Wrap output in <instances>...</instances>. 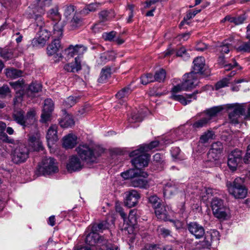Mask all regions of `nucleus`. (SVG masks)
<instances>
[{"label": "nucleus", "mask_w": 250, "mask_h": 250, "mask_svg": "<svg viewBox=\"0 0 250 250\" xmlns=\"http://www.w3.org/2000/svg\"><path fill=\"white\" fill-rule=\"evenodd\" d=\"M82 68L81 59L79 56L75 58V62L65 64L64 69L67 72H77Z\"/></svg>", "instance_id": "obj_24"}, {"label": "nucleus", "mask_w": 250, "mask_h": 250, "mask_svg": "<svg viewBox=\"0 0 250 250\" xmlns=\"http://www.w3.org/2000/svg\"><path fill=\"white\" fill-rule=\"evenodd\" d=\"M201 9L194 10L193 11L189 10L187 12L186 16L184 17L183 21L180 23V25H183L185 23L189 24L188 21L194 18L196 14L201 12Z\"/></svg>", "instance_id": "obj_42"}, {"label": "nucleus", "mask_w": 250, "mask_h": 250, "mask_svg": "<svg viewBox=\"0 0 250 250\" xmlns=\"http://www.w3.org/2000/svg\"><path fill=\"white\" fill-rule=\"evenodd\" d=\"M154 80L153 75L152 73H146L141 77V83L144 85L154 82Z\"/></svg>", "instance_id": "obj_49"}, {"label": "nucleus", "mask_w": 250, "mask_h": 250, "mask_svg": "<svg viewBox=\"0 0 250 250\" xmlns=\"http://www.w3.org/2000/svg\"><path fill=\"white\" fill-rule=\"evenodd\" d=\"M219 233L217 230L207 232L205 234L204 240L201 242V245L204 248H209L212 244H217L219 240Z\"/></svg>", "instance_id": "obj_16"}, {"label": "nucleus", "mask_w": 250, "mask_h": 250, "mask_svg": "<svg viewBox=\"0 0 250 250\" xmlns=\"http://www.w3.org/2000/svg\"><path fill=\"white\" fill-rule=\"evenodd\" d=\"M60 41L59 39H54L52 42L47 47V53L48 55H55L61 48Z\"/></svg>", "instance_id": "obj_28"}, {"label": "nucleus", "mask_w": 250, "mask_h": 250, "mask_svg": "<svg viewBox=\"0 0 250 250\" xmlns=\"http://www.w3.org/2000/svg\"><path fill=\"white\" fill-rule=\"evenodd\" d=\"M214 136V133L213 131L210 130H208L207 132H205L200 138V142L201 143H207L210 139H213Z\"/></svg>", "instance_id": "obj_46"}, {"label": "nucleus", "mask_w": 250, "mask_h": 250, "mask_svg": "<svg viewBox=\"0 0 250 250\" xmlns=\"http://www.w3.org/2000/svg\"><path fill=\"white\" fill-rule=\"evenodd\" d=\"M208 117H205L203 116L201 119L195 121L192 125V128L194 129H198L206 126L208 123Z\"/></svg>", "instance_id": "obj_38"}, {"label": "nucleus", "mask_w": 250, "mask_h": 250, "mask_svg": "<svg viewBox=\"0 0 250 250\" xmlns=\"http://www.w3.org/2000/svg\"><path fill=\"white\" fill-rule=\"evenodd\" d=\"M244 178L237 177L232 183L227 181L226 186L231 195L235 198L243 199L247 196L248 190L244 185Z\"/></svg>", "instance_id": "obj_3"}, {"label": "nucleus", "mask_w": 250, "mask_h": 250, "mask_svg": "<svg viewBox=\"0 0 250 250\" xmlns=\"http://www.w3.org/2000/svg\"><path fill=\"white\" fill-rule=\"evenodd\" d=\"M60 125L64 128L71 127L74 125V121L72 117L66 116L59 122Z\"/></svg>", "instance_id": "obj_43"}, {"label": "nucleus", "mask_w": 250, "mask_h": 250, "mask_svg": "<svg viewBox=\"0 0 250 250\" xmlns=\"http://www.w3.org/2000/svg\"><path fill=\"white\" fill-rule=\"evenodd\" d=\"M187 90L184 86V82L181 84H178L173 87V100L180 102L184 105H186L194 100H196L197 95L201 93L202 90H195L190 94H186L185 96L174 94L175 92Z\"/></svg>", "instance_id": "obj_5"}, {"label": "nucleus", "mask_w": 250, "mask_h": 250, "mask_svg": "<svg viewBox=\"0 0 250 250\" xmlns=\"http://www.w3.org/2000/svg\"><path fill=\"white\" fill-rule=\"evenodd\" d=\"M100 5L98 3H92L87 4L85 7L81 11L80 14L83 16L87 15L90 12H94L96 11Z\"/></svg>", "instance_id": "obj_39"}, {"label": "nucleus", "mask_w": 250, "mask_h": 250, "mask_svg": "<svg viewBox=\"0 0 250 250\" xmlns=\"http://www.w3.org/2000/svg\"><path fill=\"white\" fill-rule=\"evenodd\" d=\"M99 15L102 20H104L114 17V12L111 10L110 11L104 10L100 13Z\"/></svg>", "instance_id": "obj_56"}, {"label": "nucleus", "mask_w": 250, "mask_h": 250, "mask_svg": "<svg viewBox=\"0 0 250 250\" xmlns=\"http://www.w3.org/2000/svg\"><path fill=\"white\" fill-rule=\"evenodd\" d=\"M77 144V137L75 135L69 134L63 139V146L66 148H72Z\"/></svg>", "instance_id": "obj_27"}, {"label": "nucleus", "mask_w": 250, "mask_h": 250, "mask_svg": "<svg viewBox=\"0 0 250 250\" xmlns=\"http://www.w3.org/2000/svg\"><path fill=\"white\" fill-rule=\"evenodd\" d=\"M57 129V126L56 125H51L48 129L46 139L49 146L50 144H53L58 139Z\"/></svg>", "instance_id": "obj_26"}, {"label": "nucleus", "mask_w": 250, "mask_h": 250, "mask_svg": "<svg viewBox=\"0 0 250 250\" xmlns=\"http://www.w3.org/2000/svg\"><path fill=\"white\" fill-rule=\"evenodd\" d=\"M132 90L129 86H127L123 88L120 90L116 94V97L123 101H125L127 97L131 93Z\"/></svg>", "instance_id": "obj_37"}, {"label": "nucleus", "mask_w": 250, "mask_h": 250, "mask_svg": "<svg viewBox=\"0 0 250 250\" xmlns=\"http://www.w3.org/2000/svg\"><path fill=\"white\" fill-rule=\"evenodd\" d=\"M121 176L125 179H130L131 184L134 187L146 189L149 187L148 181L146 179L148 174L144 171L130 169L122 172Z\"/></svg>", "instance_id": "obj_2"}, {"label": "nucleus", "mask_w": 250, "mask_h": 250, "mask_svg": "<svg viewBox=\"0 0 250 250\" xmlns=\"http://www.w3.org/2000/svg\"><path fill=\"white\" fill-rule=\"evenodd\" d=\"M114 59V55L113 52H105L100 55L99 58L97 60V62L99 64L103 65Z\"/></svg>", "instance_id": "obj_32"}, {"label": "nucleus", "mask_w": 250, "mask_h": 250, "mask_svg": "<svg viewBox=\"0 0 250 250\" xmlns=\"http://www.w3.org/2000/svg\"><path fill=\"white\" fill-rule=\"evenodd\" d=\"M48 17L54 21H59L61 16L58 12V8L51 9L47 14Z\"/></svg>", "instance_id": "obj_47"}, {"label": "nucleus", "mask_w": 250, "mask_h": 250, "mask_svg": "<svg viewBox=\"0 0 250 250\" xmlns=\"http://www.w3.org/2000/svg\"><path fill=\"white\" fill-rule=\"evenodd\" d=\"M0 56L5 61L11 60L14 57L12 50L7 48H0Z\"/></svg>", "instance_id": "obj_41"}, {"label": "nucleus", "mask_w": 250, "mask_h": 250, "mask_svg": "<svg viewBox=\"0 0 250 250\" xmlns=\"http://www.w3.org/2000/svg\"><path fill=\"white\" fill-rule=\"evenodd\" d=\"M10 93L9 87L7 85L0 87V96L4 98Z\"/></svg>", "instance_id": "obj_61"}, {"label": "nucleus", "mask_w": 250, "mask_h": 250, "mask_svg": "<svg viewBox=\"0 0 250 250\" xmlns=\"http://www.w3.org/2000/svg\"><path fill=\"white\" fill-rule=\"evenodd\" d=\"M28 147L30 151H40L43 149L42 142L35 136H32L28 140Z\"/></svg>", "instance_id": "obj_25"}, {"label": "nucleus", "mask_w": 250, "mask_h": 250, "mask_svg": "<svg viewBox=\"0 0 250 250\" xmlns=\"http://www.w3.org/2000/svg\"><path fill=\"white\" fill-rule=\"evenodd\" d=\"M86 47L82 45H76L75 46L70 45L64 50V53L68 58L78 55L81 58V56L86 51Z\"/></svg>", "instance_id": "obj_22"}, {"label": "nucleus", "mask_w": 250, "mask_h": 250, "mask_svg": "<svg viewBox=\"0 0 250 250\" xmlns=\"http://www.w3.org/2000/svg\"><path fill=\"white\" fill-rule=\"evenodd\" d=\"M5 73L7 77L12 79L17 78L21 77L22 75V72L21 70L14 68L6 69Z\"/></svg>", "instance_id": "obj_44"}, {"label": "nucleus", "mask_w": 250, "mask_h": 250, "mask_svg": "<svg viewBox=\"0 0 250 250\" xmlns=\"http://www.w3.org/2000/svg\"><path fill=\"white\" fill-rule=\"evenodd\" d=\"M54 109V103L50 99H46L44 102L41 121L46 123L49 120L51 113Z\"/></svg>", "instance_id": "obj_20"}, {"label": "nucleus", "mask_w": 250, "mask_h": 250, "mask_svg": "<svg viewBox=\"0 0 250 250\" xmlns=\"http://www.w3.org/2000/svg\"><path fill=\"white\" fill-rule=\"evenodd\" d=\"M6 128V124L3 122L0 121V140H1L2 141L6 143H12L13 140L4 132Z\"/></svg>", "instance_id": "obj_35"}, {"label": "nucleus", "mask_w": 250, "mask_h": 250, "mask_svg": "<svg viewBox=\"0 0 250 250\" xmlns=\"http://www.w3.org/2000/svg\"><path fill=\"white\" fill-rule=\"evenodd\" d=\"M224 107L228 111L232 110L229 115L230 122L233 124H238L240 115L245 112L243 105L238 104H230L224 105Z\"/></svg>", "instance_id": "obj_12"}, {"label": "nucleus", "mask_w": 250, "mask_h": 250, "mask_svg": "<svg viewBox=\"0 0 250 250\" xmlns=\"http://www.w3.org/2000/svg\"><path fill=\"white\" fill-rule=\"evenodd\" d=\"M210 204L212 213L216 218L223 220L227 218L229 213V209L222 199L213 197Z\"/></svg>", "instance_id": "obj_9"}, {"label": "nucleus", "mask_w": 250, "mask_h": 250, "mask_svg": "<svg viewBox=\"0 0 250 250\" xmlns=\"http://www.w3.org/2000/svg\"><path fill=\"white\" fill-rule=\"evenodd\" d=\"M148 201L154 208H157L158 206H160L161 204V199L155 195L150 196L148 198Z\"/></svg>", "instance_id": "obj_54"}, {"label": "nucleus", "mask_w": 250, "mask_h": 250, "mask_svg": "<svg viewBox=\"0 0 250 250\" xmlns=\"http://www.w3.org/2000/svg\"><path fill=\"white\" fill-rule=\"evenodd\" d=\"M140 198V194L137 190L131 189L127 191L125 193V205L128 208L134 207L138 204Z\"/></svg>", "instance_id": "obj_14"}, {"label": "nucleus", "mask_w": 250, "mask_h": 250, "mask_svg": "<svg viewBox=\"0 0 250 250\" xmlns=\"http://www.w3.org/2000/svg\"><path fill=\"white\" fill-rule=\"evenodd\" d=\"M163 194L165 197H170L172 195V188L170 184L165 185L163 189Z\"/></svg>", "instance_id": "obj_62"}, {"label": "nucleus", "mask_w": 250, "mask_h": 250, "mask_svg": "<svg viewBox=\"0 0 250 250\" xmlns=\"http://www.w3.org/2000/svg\"><path fill=\"white\" fill-rule=\"evenodd\" d=\"M10 84L15 89L19 92H22V88L24 85V82L22 80L10 83Z\"/></svg>", "instance_id": "obj_59"}, {"label": "nucleus", "mask_w": 250, "mask_h": 250, "mask_svg": "<svg viewBox=\"0 0 250 250\" xmlns=\"http://www.w3.org/2000/svg\"><path fill=\"white\" fill-rule=\"evenodd\" d=\"M218 62L219 64L224 65L225 70L227 71L230 70L237 64V63L235 61L233 62V64H225V57L223 56H221L219 57Z\"/></svg>", "instance_id": "obj_45"}, {"label": "nucleus", "mask_w": 250, "mask_h": 250, "mask_svg": "<svg viewBox=\"0 0 250 250\" xmlns=\"http://www.w3.org/2000/svg\"><path fill=\"white\" fill-rule=\"evenodd\" d=\"M136 212V210L132 209L129 213L128 219L131 225H134L137 223Z\"/></svg>", "instance_id": "obj_58"}, {"label": "nucleus", "mask_w": 250, "mask_h": 250, "mask_svg": "<svg viewBox=\"0 0 250 250\" xmlns=\"http://www.w3.org/2000/svg\"><path fill=\"white\" fill-rule=\"evenodd\" d=\"M90 231L86 235L85 238V243L90 245L93 246L95 244H102L104 245L106 248V250H117L118 247L116 245H112L108 243L107 239L104 236H101L99 233L93 231L91 228Z\"/></svg>", "instance_id": "obj_6"}, {"label": "nucleus", "mask_w": 250, "mask_h": 250, "mask_svg": "<svg viewBox=\"0 0 250 250\" xmlns=\"http://www.w3.org/2000/svg\"><path fill=\"white\" fill-rule=\"evenodd\" d=\"M116 34V32L114 31L109 32H104L103 34L102 37L104 40L112 42L114 41Z\"/></svg>", "instance_id": "obj_55"}, {"label": "nucleus", "mask_w": 250, "mask_h": 250, "mask_svg": "<svg viewBox=\"0 0 250 250\" xmlns=\"http://www.w3.org/2000/svg\"><path fill=\"white\" fill-rule=\"evenodd\" d=\"M247 38L249 40L248 42H244L237 48V50L240 52L250 51V23L247 26Z\"/></svg>", "instance_id": "obj_31"}, {"label": "nucleus", "mask_w": 250, "mask_h": 250, "mask_svg": "<svg viewBox=\"0 0 250 250\" xmlns=\"http://www.w3.org/2000/svg\"><path fill=\"white\" fill-rule=\"evenodd\" d=\"M59 170L56 160L51 157L44 158L38 166V171L40 174L50 175L58 172Z\"/></svg>", "instance_id": "obj_10"}, {"label": "nucleus", "mask_w": 250, "mask_h": 250, "mask_svg": "<svg viewBox=\"0 0 250 250\" xmlns=\"http://www.w3.org/2000/svg\"><path fill=\"white\" fill-rule=\"evenodd\" d=\"M38 6L33 11L32 16L35 21V24L40 28H43L45 24L42 16L44 14L45 8L50 6L52 0H37Z\"/></svg>", "instance_id": "obj_7"}, {"label": "nucleus", "mask_w": 250, "mask_h": 250, "mask_svg": "<svg viewBox=\"0 0 250 250\" xmlns=\"http://www.w3.org/2000/svg\"><path fill=\"white\" fill-rule=\"evenodd\" d=\"M30 149L25 144H21L14 150L12 160L15 164L24 163L29 157Z\"/></svg>", "instance_id": "obj_11"}, {"label": "nucleus", "mask_w": 250, "mask_h": 250, "mask_svg": "<svg viewBox=\"0 0 250 250\" xmlns=\"http://www.w3.org/2000/svg\"><path fill=\"white\" fill-rule=\"evenodd\" d=\"M35 115L36 112L33 109L28 111L26 115L23 110H14L12 114V118L14 121L24 129L34 124L36 120Z\"/></svg>", "instance_id": "obj_4"}, {"label": "nucleus", "mask_w": 250, "mask_h": 250, "mask_svg": "<svg viewBox=\"0 0 250 250\" xmlns=\"http://www.w3.org/2000/svg\"><path fill=\"white\" fill-rule=\"evenodd\" d=\"M147 250H171V249L161 245H151L148 247Z\"/></svg>", "instance_id": "obj_63"}, {"label": "nucleus", "mask_w": 250, "mask_h": 250, "mask_svg": "<svg viewBox=\"0 0 250 250\" xmlns=\"http://www.w3.org/2000/svg\"><path fill=\"white\" fill-rule=\"evenodd\" d=\"M78 98L76 97L69 96L63 102V104L66 108H70L77 102Z\"/></svg>", "instance_id": "obj_52"}, {"label": "nucleus", "mask_w": 250, "mask_h": 250, "mask_svg": "<svg viewBox=\"0 0 250 250\" xmlns=\"http://www.w3.org/2000/svg\"><path fill=\"white\" fill-rule=\"evenodd\" d=\"M83 162L77 155H73L69 159L66 165V168L70 172L80 171L83 167Z\"/></svg>", "instance_id": "obj_17"}, {"label": "nucleus", "mask_w": 250, "mask_h": 250, "mask_svg": "<svg viewBox=\"0 0 250 250\" xmlns=\"http://www.w3.org/2000/svg\"><path fill=\"white\" fill-rule=\"evenodd\" d=\"M229 83V79L228 78H224L222 79V80L218 82L215 85V89L218 90L220 88L225 87L226 86H227L228 85V84Z\"/></svg>", "instance_id": "obj_60"}, {"label": "nucleus", "mask_w": 250, "mask_h": 250, "mask_svg": "<svg viewBox=\"0 0 250 250\" xmlns=\"http://www.w3.org/2000/svg\"><path fill=\"white\" fill-rule=\"evenodd\" d=\"M23 91L17 92L16 96L14 99V104L16 105L21 102L22 100Z\"/></svg>", "instance_id": "obj_64"}, {"label": "nucleus", "mask_w": 250, "mask_h": 250, "mask_svg": "<svg viewBox=\"0 0 250 250\" xmlns=\"http://www.w3.org/2000/svg\"><path fill=\"white\" fill-rule=\"evenodd\" d=\"M184 86L187 90L195 88L198 85L199 80L197 75L194 73H189L184 75Z\"/></svg>", "instance_id": "obj_21"}, {"label": "nucleus", "mask_w": 250, "mask_h": 250, "mask_svg": "<svg viewBox=\"0 0 250 250\" xmlns=\"http://www.w3.org/2000/svg\"><path fill=\"white\" fill-rule=\"evenodd\" d=\"M242 152L239 150H235L229 155L228 165L232 170H235L238 164L242 161Z\"/></svg>", "instance_id": "obj_18"}, {"label": "nucleus", "mask_w": 250, "mask_h": 250, "mask_svg": "<svg viewBox=\"0 0 250 250\" xmlns=\"http://www.w3.org/2000/svg\"><path fill=\"white\" fill-rule=\"evenodd\" d=\"M63 32V25L62 22H56L53 25V38L59 39L62 37Z\"/></svg>", "instance_id": "obj_34"}, {"label": "nucleus", "mask_w": 250, "mask_h": 250, "mask_svg": "<svg viewBox=\"0 0 250 250\" xmlns=\"http://www.w3.org/2000/svg\"><path fill=\"white\" fill-rule=\"evenodd\" d=\"M155 213L157 217L161 219L167 220V212L166 207L163 206L162 203L160 206H158L157 208H154Z\"/></svg>", "instance_id": "obj_33"}, {"label": "nucleus", "mask_w": 250, "mask_h": 250, "mask_svg": "<svg viewBox=\"0 0 250 250\" xmlns=\"http://www.w3.org/2000/svg\"><path fill=\"white\" fill-rule=\"evenodd\" d=\"M188 229L197 239L201 238L205 234L204 228L196 222L189 223L188 225Z\"/></svg>", "instance_id": "obj_23"}, {"label": "nucleus", "mask_w": 250, "mask_h": 250, "mask_svg": "<svg viewBox=\"0 0 250 250\" xmlns=\"http://www.w3.org/2000/svg\"><path fill=\"white\" fill-rule=\"evenodd\" d=\"M154 82H161L163 81L166 77V71L163 69H161L155 72L153 76Z\"/></svg>", "instance_id": "obj_51"}, {"label": "nucleus", "mask_w": 250, "mask_h": 250, "mask_svg": "<svg viewBox=\"0 0 250 250\" xmlns=\"http://www.w3.org/2000/svg\"><path fill=\"white\" fill-rule=\"evenodd\" d=\"M64 13L63 15L66 18H70V16L73 15L75 11V7L74 5H65L63 7Z\"/></svg>", "instance_id": "obj_50"}, {"label": "nucleus", "mask_w": 250, "mask_h": 250, "mask_svg": "<svg viewBox=\"0 0 250 250\" xmlns=\"http://www.w3.org/2000/svg\"><path fill=\"white\" fill-rule=\"evenodd\" d=\"M109 223L106 221H103L99 223H95L89 228H91L93 231L99 234L100 232H103L104 230L107 229L109 228Z\"/></svg>", "instance_id": "obj_30"}, {"label": "nucleus", "mask_w": 250, "mask_h": 250, "mask_svg": "<svg viewBox=\"0 0 250 250\" xmlns=\"http://www.w3.org/2000/svg\"><path fill=\"white\" fill-rule=\"evenodd\" d=\"M159 143H160L158 141H153L150 142L149 144H145L140 145L139 148L146 153L147 152L159 146Z\"/></svg>", "instance_id": "obj_40"}, {"label": "nucleus", "mask_w": 250, "mask_h": 250, "mask_svg": "<svg viewBox=\"0 0 250 250\" xmlns=\"http://www.w3.org/2000/svg\"><path fill=\"white\" fill-rule=\"evenodd\" d=\"M111 68L107 66L104 67L101 70L98 82L101 83H105L111 76Z\"/></svg>", "instance_id": "obj_36"}, {"label": "nucleus", "mask_w": 250, "mask_h": 250, "mask_svg": "<svg viewBox=\"0 0 250 250\" xmlns=\"http://www.w3.org/2000/svg\"><path fill=\"white\" fill-rule=\"evenodd\" d=\"M76 150L82 161L87 164L96 163L98 157L104 152L103 149L101 147H91L85 144L80 145Z\"/></svg>", "instance_id": "obj_1"}, {"label": "nucleus", "mask_w": 250, "mask_h": 250, "mask_svg": "<svg viewBox=\"0 0 250 250\" xmlns=\"http://www.w3.org/2000/svg\"><path fill=\"white\" fill-rule=\"evenodd\" d=\"M129 156L134 157L131 161L132 164L138 171L148 166L150 155L139 148L131 151L129 153Z\"/></svg>", "instance_id": "obj_8"}, {"label": "nucleus", "mask_w": 250, "mask_h": 250, "mask_svg": "<svg viewBox=\"0 0 250 250\" xmlns=\"http://www.w3.org/2000/svg\"><path fill=\"white\" fill-rule=\"evenodd\" d=\"M176 55L182 58L185 61L188 60L190 57L189 54L184 47H181L176 51Z\"/></svg>", "instance_id": "obj_53"}, {"label": "nucleus", "mask_w": 250, "mask_h": 250, "mask_svg": "<svg viewBox=\"0 0 250 250\" xmlns=\"http://www.w3.org/2000/svg\"><path fill=\"white\" fill-rule=\"evenodd\" d=\"M42 89V85L40 83H32L28 87V91L31 93H38Z\"/></svg>", "instance_id": "obj_57"}, {"label": "nucleus", "mask_w": 250, "mask_h": 250, "mask_svg": "<svg viewBox=\"0 0 250 250\" xmlns=\"http://www.w3.org/2000/svg\"><path fill=\"white\" fill-rule=\"evenodd\" d=\"M50 36V33L47 29L39 28V31L37 34V37L32 40L31 44L33 46H37L38 45L42 46L49 39Z\"/></svg>", "instance_id": "obj_15"}, {"label": "nucleus", "mask_w": 250, "mask_h": 250, "mask_svg": "<svg viewBox=\"0 0 250 250\" xmlns=\"http://www.w3.org/2000/svg\"><path fill=\"white\" fill-rule=\"evenodd\" d=\"M143 115L138 111L137 113L135 112L132 113L130 117L128 118V120L131 123L140 122L143 119Z\"/></svg>", "instance_id": "obj_48"}, {"label": "nucleus", "mask_w": 250, "mask_h": 250, "mask_svg": "<svg viewBox=\"0 0 250 250\" xmlns=\"http://www.w3.org/2000/svg\"><path fill=\"white\" fill-rule=\"evenodd\" d=\"M193 71L191 73H194L197 75L199 74L204 76H207L209 75V70H207L205 65V60L203 57H197L193 61Z\"/></svg>", "instance_id": "obj_13"}, {"label": "nucleus", "mask_w": 250, "mask_h": 250, "mask_svg": "<svg viewBox=\"0 0 250 250\" xmlns=\"http://www.w3.org/2000/svg\"><path fill=\"white\" fill-rule=\"evenodd\" d=\"M222 150L223 145L221 142H217L213 143L208 153V161H213L218 160Z\"/></svg>", "instance_id": "obj_19"}, {"label": "nucleus", "mask_w": 250, "mask_h": 250, "mask_svg": "<svg viewBox=\"0 0 250 250\" xmlns=\"http://www.w3.org/2000/svg\"><path fill=\"white\" fill-rule=\"evenodd\" d=\"M225 109L224 105L214 106L206 111V113L204 115L205 117H208L209 122L212 119L213 117H215L217 114L221 110Z\"/></svg>", "instance_id": "obj_29"}]
</instances>
